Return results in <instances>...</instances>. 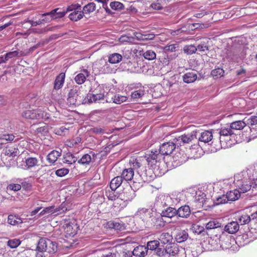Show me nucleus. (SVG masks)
Here are the masks:
<instances>
[{
  "label": "nucleus",
  "instance_id": "nucleus-21",
  "mask_svg": "<svg viewBox=\"0 0 257 257\" xmlns=\"http://www.w3.org/2000/svg\"><path fill=\"white\" fill-rule=\"evenodd\" d=\"M212 139L213 135L212 132L209 131H205L200 134L198 140L200 142L206 143L212 141Z\"/></svg>",
  "mask_w": 257,
  "mask_h": 257
},
{
  "label": "nucleus",
  "instance_id": "nucleus-34",
  "mask_svg": "<svg viewBox=\"0 0 257 257\" xmlns=\"http://www.w3.org/2000/svg\"><path fill=\"white\" fill-rule=\"evenodd\" d=\"M50 239L43 238H41L38 242L37 249L40 252H44L46 246H47V245L50 244Z\"/></svg>",
  "mask_w": 257,
  "mask_h": 257
},
{
  "label": "nucleus",
  "instance_id": "nucleus-24",
  "mask_svg": "<svg viewBox=\"0 0 257 257\" xmlns=\"http://www.w3.org/2000/svg\"><path fill=\"white\" fill-rule=\"evenodd\" d=\"M228 201H234L237 200L240 196V193L237 189L228 192L226 194Z\"/></svg>",
  "mask_w": 257,
  "mask_h": 257
},
{
  "label": "nucleus",
  "instance_id": "nucleus-23",
  "mask_svg": "<svg viewBox=\"0 0 257 257\" xmlns=\"http://www.w3.org/2000/svg\"><path fill=\"white\" fill-rule=\"evenodd\" d=\"M123 179L120 176L113 178L110 183V188L112 191H115L122 184Z\"/></svg>",
  "mask_w": 257,
  "mask_h": 257
},
{
  "label": "nucleus",
  "instance_id": "nucleus-25",
  "mask_svg": "<svg viewBox=\"0 0 257 257\" xmlns=\"http://www.w3.org/2000/svg\"><path fill=\"white\" fill-rule=\"evenodd\" d=\"M244 121L246 125L250 126V130L251 132L255 131V128L254 126L257 124V116H251L249 117H245Z\"/></svg>",
  "mask_w": 257,
  "mask_h": 257
},
{
  "label": "nucleus",
  "instance_id": "nucleus-1",
  "mask_svg": "<svg viewBox=\"0 0 257 257\" xmlns=\"http://www.w3.org/2000/svg\"><path fill=\"white\" fill-rule=\"evenodd\" d=\"M251 179L247 171H243L234 176V184L240 193H245L251 188Z\"/></svg>",
  "mask_w": 257,
  "mask_h": 257
},
{
  "label": "nucleus",
  "instance_id": "nucleus-3",
  "mask_svg": "<svg viewBox=\"0 0 257 257\" xmlns=\"http://www.w3.org/2000/svg\"><path fill=\"white\" fill-rule=\"evenodd\" d=\"M135 184L136 182L134 181L132 186L127 189H124L122 192L118 194V198L125 202L132 201L136 196L135 191L133 187L137 189L138 187L137 185Z\"/></svg>",
  "mask_w": 257,
  "mask_h": 257
},
{
  "label": "nucleus",
  "instance_id": "nucleus-46",
  "mask_svg": "<svg viewBox=\"0 0 257 257\" xmlns=\"http://www.w3.org/2000/svg\"><path fill=\"white\" fill-rule=\"evenodd\" d=\"M145 95V90L143 88L133 91L131 94V97L134 99H138L142 97Z\"/></svg>",
  "mask_w": 257,
  "mask_h": 257
},
{
  "label": "nucleus",
  "instance_id": "nucleus-9",
  "mask_svg": "<svg viewBox=\"0 0 257 257\" xmlns=\"http://www.w3.org/2000/svg\"><path fill=\"white\" fill-rule=\"evenodd\" d=\"M112 92H109L107 93L105 98L106 101L107 102H110L112 101L113 102L116 104H120L126 100V97L119 94H116L113 96H112Z\"/></svg>",
  "mask_w": 257,
  "mask_h": 257
},
{
  "label": "nucleus",
  "instance_id": "nucleus-49",
  "mask_svg": "<svg viewBox=\"0 0 257 257\" xmlns=\"http://www.w3.org/2000/svg\"><path fill=\"white\" fill-rule=\"evenodd\" d=\"M25 162L28 168H31L36 166L38 161L36 158L30 157L26 159Z\"/></svg>",
  "mask_w": 257,
  "mask_h": 257
},
{
  "label": "nucleus",
  "instance_id": "nucleus-28",
  "mask_svg": "<svg viewBox=\"0 0 257 257\" xmlns=\"http://www.w3.org/2000/svg\"><path fill=\"white\" fill-rule=\"evenodd\" d=\"M197 76L196 73L193 71L187 72L183 76L184 82L187 83L193 82L197 79Z\"/></svg>",
  "mask_w": 257,
  "mask_h": 257
},
{
  "label": "nucleus",
  "instance_id": "nucleus-40",
  "mask_svg": "<svg viewBox=\"0 0 257 257\" xmlns=\"http://www.w3.org/2000/svg\"><path fill=\"white\" fill-rule=\"evenodd\" d=\"M236 239L237 241L240 242L241 245L246 244L251 240V239L249 238V235L248 233H243L238 235Z\"/></svg>",
  "mask_w": 257,
  "mask_h": 257
},
{
  "label": "nucleus",
  "instance_id": "nucleus-51",
  "mask_svg": "<svg viewBox=\"0 0 257 257\" xmlns=\"http://www.w3.org/2000/svg\"><path fill=\"white\" fill-rule=\"evenodd\" d=\"M109 6L112 10L115 11L121 10L124 9L123 5L119 2H111Z\"/></svg>",
  "mask_w": 257,
  "mask_h": 257
},
{
  "label": "nucleus",
  "instance_id": "nucleus-14",
  "mask_svg": "<svg viewBox=\"0 0 257 257\" xmlns=\"http://www.w3.org/2000/svg\"><path fill=\"white\" fill-rule=\"evenodd\" d=\"M176 211L177 212V215L181 218H187L191 214L190 208L188 205L182 206L176 209Z\"/></svg>",
  "mask_w": 257,
  "mask_h": 257
},
{
  "label": "nucleus",
  "instance_id": "nucleus-5",
  "mask_svg": "<svg viewBox=\"0 0 257 257\" xmlns=\"http://www.w3.org/2000/svg\"><path fill=\"white\" fill-rule=\"evenodd\" d=\"M172 203V198L167 195L161 194L156 198L155 206L160 209L168 206H170Z\"/></svg>",
  "mask_w": 257,
  "mask_h": 257
},
{
  "label": "nucleus",
  "instance_id": "nucleus-45",
  "mask_svg": "<svg viewBox=\"0 0 257 257\" xmlns=\"http://www.w3.org/2000/svg\"><path fill=\"white\" fill-rule=\"evenodd\" d=\"M233 134H234V133L232 131L230 127L229 128H222L219 132L220 143L221 144L222 142L221 140L222 137L230 136Z\"/></svg>",
  "mask_w": 257,
  "mask_h": 257
},
{
  "label": "nucleus",
  "instance_id": "nucleus-16",
  "mask_svg": "<svg viewBox=\"0 0 257 257\" xmlns=\"http://www.w3.org/2000/svg\"><path fill=\"white\" fill-rule=\"evenodd\" d=\"M78 92L76 89H72L70 90L67 98V102L70 105H75L78 98Z\"/></svg>",
  "mask_w": 257,
  "mask_h": 257
},
{
  "label": "nucleus",
  "instance_id": "nucleus-2",
  "mask_svg": "<svg viewBox=\"0 0 257 257\" xmlns=\"http://www.w3.org/2000/svg\"><path fill=\"white\" fill-rule=\"evenodd\" d=\"M22 115L23 117L31 119H47L49 118V113L45 112L40 108L35 110H27L24 111Z\"/></svg>",
  "mask_w": 257,
  "mask_h": 257
},
{
  "label": "nucleus",
  "instance_id": "nucleus-57",
  "mask_svg": "<svg viewBox=\"0 0 257 257\" xmlns=\"http://www.w3.org/2000/svg\"><path fill=\"white\" fill-rule=\"evenodd\" d=\"M21 243V241L18 239H13L9 240L7 244L12 248H14L18 247Z\"/></svg>",
  "mask_w": 257,
  "mask_h": 257
},
{
  "label": "nucleus",
  "instance_id": "nucleus-35",
  "mask_svg": "<svg viewBox=\"0 0 257 257\" xmlns=\"http://www.w3.org/2000/svg\"><path fill=\"white\" fill-rule=\"evenodd\" d=\"M163 217L158 216L153 217L151 219L152 223L157 228H160L164 226L165 222L162 218Z\"/></svg>",
  "mask_w": 257,
  "mask_h": 257
},
{
  "label": "nucleus",
  "instance_id": "nucleus-27",
  "mask_svg": "<svg viewBox=\"0 0 257 257\" xmlns=\"http://www.w3.org/2000/svg\"><path fill=\"white\" fill-rule=\"evenodd\" d=\"M65 78V73H61L57 76L54 82V88L55 89H59L62 87L64 82Z\"/></svg>",
  "mask_w": 257,
  "mask_h": 257
},
{
  "label": "nucleus",
  "instance_id": "nucleus-31",
  "mask_svg": "<svg viewBox=\"0 0 257 257\" xmlns=\"http://www.w3.org/2000/svg\"><path fill=\"white\" fill-rule=\"evenodd\" d=\"M104 96L103 94L89 93L87 95V99L89 103L96 102L101 99H103Z\"/></svg>",
  "mask_w": 257,
  "mask_h": 257
},
{
  "label": "nucleus",
  "instance_id": "nucleus-19",
  "mask_svg": "<svg viewBox=\"0 0 257 257\" xmlns=\"http://www.w3.org/2000/svg\"><path fill=\"white\" fill-rule=\"evenodd\" d=\"M148 252L147 247L144 245H139L136 247L133 251L135 256L138 257H144Z\"/></svg>",
  "mask_w": 257,
  "mask_h": 257
},
{
  "label": "nucleus",
  "instance_id": "nucleus-61",
  "mask_svg": "<svg viewBox=\"0 0 257 257\" xmlns=\"http://www.w3.org/2000/svg\"><path fill=\"white\" fill-rule=\"evenodd\" d=\"M68 173L69 170L68 169L63 168L56 170L55 172V174L58 177H62L67 175Z\"/></svg>",
  "mask_w": 257,
  "mask_h": 257
},
{
  "label": "nucleus",
  "instance_id": "nucleus-26",
  "mask_svg": "<svg viewBox=\"0 0 257 257\" xmlns=\"http://www.w3.org/2000/svg\"><path fill=\"white\" fill-rule=\"evenodd\" d=\"M246 126L244 118L242 120H236L230 124V127L233 132L234 130H241Z\"/></svg>",
  "mask_w": 257,
  "mask_h": 257
},
{
  "label": "nucleus",
  "instance_id": "nucleus-43",
  "mask_svg": "<svg viewBox=\"0 0 257 257\" xmlns=\"http://www.w3.org/2000/svg\"><path fill=\"white\" fill-rule=\"evenodd\" d=\"M50 244H47L46 247V249L44 250V252L49 253H53L55 252L57 250V245L56 243L53 242L50 240Z\"/></svg>",
  "mask_w": 257,
  "mask_h": 257
},
{
  "label": "nucleus",
  "instance_id": "nucleus-55",
  "mask_svg": "<svg viewBox=\"0 0 257 257\" xmlns=\"http://www.w3.org/2000/svg\"><path fill=\"white\" fill-rule=\"evenodd\" d=\"M91 200L95 202V203L101 204L104 201V198L97 193H93L91 196Z\"/></svg>",
  "mask_w": 257,
  "mask_h": 257
},
{
  "label": "nucleus",
  "instance_id": "nucleus-47",
  "mask_svg": "<svg viewBox=\"0 0 257 257\" xmlns=\"http://www.w3.org/2000/svg\"><path fill=\"white\" fill-rule=\"evenodd\" d=\"M15 139V136L13 134H4L0 137V141L7 144L12 142Z\"/></svg>",
  "mask_w": 257,
  "mask_h": 257
},
{
  "label": "nucleus",
  "instance_id": "nucleus-13",
  "mask_svg": "<svg viewBox=\"0 0 257 257\" xmlns=\"http://www.w3.org/2000/svg\"><path fill=\"white\" fill-rule=\"evenodd\" d=\"M90 75V73L87 69H82L74 78L76 83L82 84L85 81L86 77Z\"/></svg>",
  "mask_w": 257,
  "mask_h": 257
},
{
  "label": "nucleus",
  "instance_id": "nucleus-60",
  "mask_svg": "<svg viewBox=\"0 0 257 257\" xmlns=\"http://www.w3.org/2000/svg\"><path fill=\"white\" fill-rule=\"evenodd\" d=\"M187 222L188 221L184 220L177 219L172 221L171 223L174 224L173 226L177 228L183 227Z\"/></svg>",
  "mask_w": 257,
  "mask_h": 257
},
{
  "label": "nucleus",
  "instance_id": "nucleus-50",
  "mask_svg": "<svg viewBox=\"0 0 257 257\" xmlns=\"http://www.w3.org/2000/svg\"><path fill=\"white\" fill-rule=\"evenodd\" d=\"M18 153V149L14 148H7L5 152V154L6 156L13 157L17 156Z\"/></svg>",
  "mask_w": 257,
  "mask_h": 257
},
{
  "label": "nucleus",
  "instance_id": "nucleus-32",
  "mask_svg": "<svg viewBox=\"0 0 257 257\" xmlns=\"http://www.w3.org/2000/svg\"><path fill=\"white\" fill-rule=\"evenodd\" d=\"M84 17L82 11L81 10H77L71 12L69 15V18L71 21H77L81 20Z\"/></svg>",
  "mask_w": 257,
  "mask_h": 257
},
{
  "label": "nucleus",
  "instance_id": "nucleus-30",
  "mask_svg": "<svg viewBox=\"0 0 257 257\" xmlns=\"http://www.w3.org/2000/svg\"><path fill=\"white\" fill-rule=\"evenodd\" d=\"M196 132H192L191 134L184 135L179 137V140L184 143H189L196 138Z\"/></svg>",
  "mask_w": 257,
  "mask_h": 257
},
{
  "label": "nucleus",
  "instance_id": "nucleus-33",
  "mask_svg": "<svg viewBox=\"0 0 257 257\" xmlns=\"http://www.w3.org/2000/svg\"><path fill=\"white\" fill-rule=\"evenodd\" d=\"M60 152L54 150L47 155V160L50 163L53 164L57 161L58 157L60 156Z\"/></svg>",
  "mask_w": 257,
  "mask_h": 257
},
{
  "label": "nucleus",
  "instance_id": "nucleus-37",
  "mask_svg": "<svg viewBox=\"0 0 257 257\" xmlns=\"http://www.w3.org/2000/svg\"><path fill=\"white\" fill-rule=\"evenodd\" d=\"M8 222L11 225H16L22 223L23 221L18 216L10 215L8 216Z\"/></svg>",
  "mask_w": 257,
  "mask_h": 257
},
{
  "label": "nucleus",
  "instance_id": "nucleus-20",
  "mask_svg": "<svg viewBox=\"0 0 257 257\" xmlns=\"http://www.w3.org/2000/svg\"><path fill=\"white\" fill-rule=\"evenodd\" d=\"M188 233L185 230H180L177 231L175 235V239L178 243H182L187 239Z\"/></svg>",
  "mask_w": 257,
  "mask_h": 257
},
{
  "label": "nucleus",
  "instance_id": "nucleus-39",
  "mask_svg": "<svg viewBox=\"0 0 257 257\" xmlns=\"http://www.w3.org/2000/svg\"><path fill=\"white\" fill-rule=\"evenodd\" d=\"M18 54V52L17 51L10 52L6 54L5 56L0 57V64L6 62L9 59L12 58L17 56Z\"/></svg>",
  "mask_w": 257,
  "mask_h": 257
},
{
  "label": "nucleus",
  "instance_id": "nucleus-59",
  "mask_svg": "<svg viewBox=\"0 0 257 257\" xmlns=\"http://www.w3.org/2000/svg\"><path fill=\"white\" fill-rule=\"evenodd\" d=\"M105 195L108 198L109 200H114L116 198H118V196H117L114 192V191L111 190H106L105 191Z\"/></svg>",
  "mask_w": 257,
  "mask_h": 257
},
{
  "label": "nucleus",
  "instance_id": "nucleus-42",
  "mask_svg": "<svg viewBox=\"0 0 257 257\" xmlns=\"http://www.w3.org/2000/svg\"><path fill=\"white\" fill-rule=\"evenodd\" d=\"M165 252L169 256H174L178 253V248L175 245H168L165 248Z\"/></svg>",
  "mask_w": 257,
  "mask_h": 257
},
{
  "label": "nucleus",
  "instance_id": "nucleus-15",
  "mask_svg": "<svg viewBox=\"0 0 257 257\" xmlns=\"http://www.w3.org/2000/svg\"><path fill=\"white\" fill-rule=\"evenodd\" d=\"M177 212L176 211V209L172 207L171 206H168V207L163 209L161 213V215L162 217H168V218H172L177 215Z\"/></svg>",
  "mask_w": 257,
  "mask_h": 257
},
{
  "label": "nucleus",
  "instance_id": "nucleus-38",
  "mask_svg": "<svg viewBox=\"0 0 257 257\" xmlns=\"http://www.w3.org/2000/svg\"><path fill=\"white\" fill-rule=\"evenodd\" d=\"M221 223L217 219H212L206 224V228L208 230L220 227Z\"/></svg>",
  "mask_w": 257,
  "mask_h": 257
},
{
  "label": "nucleus",
  "instance_id": "nucleus-29",
  "mask_svg": "<svg viewBox=\"0 0 257 257\" xmlns=\"http://www.w3.org/2000/svg\"><path fill=\"white\" fill-rule=\"evenodd\" d=\"M92 154L93 158L94 157L95 154L92 152L90 154H86L83 155L80 159L78 161V163L83 165H89L92 161V158L90 154Z\"/></svg>",
  "mask_w": 257,
  "mask_h": 257
},
{
  "label": "nucleus",
  "instance_id": "nucleus-17",
  "mask_svg": "<svg viewBox=\"0 0 257 257\" xmlns=\"http://www.w3.org/2000/svg\"><path fill=\"white\" fill-rule=\"evenodd\" d=\"M66 13V11H60L59 8H57L51 11L49 13L42 14V16H51L52 17H54L55 19H57L63 17Z\"/></svg>",
  "mask_w": 257,
  "mask_h": 257
},
{
  "label": "nucleus",
  "instance_id": "nucleus-36",
  "mask_svg": "<svg viewBox=\"0 0 257 257\" xmlns=\"http://www.w3.org/2000/svg\"><path fill=\"white\" fill-rule=\"evenodd\" d=\"M96 9V5L94 3H89L85 5L82 10V13L84 14H89L90 13L94 12Z\"/></svg>",
  "mask_w": 257,
  "mask_h": 257
},
{
  "label": "nucleus",
  "instance_id": "nucleus-8",
  "mask_svg": "<svg viewBox=\"0 0 257 257\" xmlns=\"http://www.w3.org/2000/svg\"><path fill=\"white\" fill-rule=\"evenodd\" d=\"M176 148V145L173 142H167L163 143L160 147V154L163 155L171 154Z\"/></svg>",
  "mask_w": 257,
  "mask_h": 257
},
{
  "label": "nucleus",
  "instance_id": "nucleus-12",
  "mask_svg": "<svg viewBox=\"0 0 257 257\" xmlns=\"http://www.w3.org/2000/svg\"><path fill=\"white\" fill-rule=\"evenodd\" d=\"M239 226L237 221H231L225 225L224 230L229 234H234L239 230Z\"/></svg>",
  "mask_w": 257,
  "mask_h": 257
},
{
  "label": "nucleus",
  "instance_id": "nucleus-6",
  "mask_svg": "<svg viewBox=\"0 0 257 257\" xmlns=\"http://www.w3.org/2000/svg\"><path fill=\"white\" fill-rule=\"evenodd\" d=\"M64 227V232L68 236H73L75 235L78 228L75 220L66 221Z\"/></svg>",
  "mask_w": 257,
  "mask_h": 257
},
{
  "label": "nucleus",
  "instance_id": "nucleus-4",
  "mask_svg": "<svg viewBox=\"0 0 257 257\" xmlns=\"http://www.w3.org/2000/svg\"><path fill=\"white\" fill-rule=\"evenodd\" d=\"M145 158L148 164L151 167L156 166L162 159V156L160 152L157 150H152L151 152L145 155Z\"/></svg>",
  "mask_w": 257,
  "mask_h": 257
},
{
  "label": "nucleus",
  "instance_id": "nucleus-53",
  "mask_svg": "<svg viewBox=\"0 0 257 257\" xmlns=\"http://www.w3.org/2000/svg\"><path fill=\"white\" fill-rule=\"evenodd\" d=\"M144 58L149 60H154L156 57L155 52L152 50H147L144 54Z\"/></svg>",
  "mask_w": 257,
  "mask_h": 257
},
{
  "label": "nucleus",
  "instance_id": "nucleus-63",
  "mask_svg": "<svg viewBox=\"0 0 257 257\" xmlns=\"http://www.w3.org/2000/svg\"><path fill=\"white\" fill-rule=\"evenodd\" d=\"M228 202L227 197H226V195H223L217 198L215 203L216 205H219L228 203Z\"/></svg>",
  "mask_w": 257,
  "mask_h": 257
},
{
  "label": "nucleus",
  "instance_id": "nucleus-64",
  "mask_svg": "<svg viewBox=\"0 0 257 257\" xmlns=\"http://www.w3.org/2000/svg\"><path fill=\"white\" fill-rule=\"evenodd\" d=\"M81 6L78 4H72L68 6L66 9V12H74L77 10H81Z\"/></svg>",
  "mask_w": 257,
  "mask_h": 257
},
{
  "label": "nucleus",
  "instance_id": "nucleus-52",
  "mask_svg": "<svg viewBox=\"0 0 257 257\" xmlns=\"http://www.w3.org/2000/svg\"><path fill=\"white\" fill-rule=\"evenodd\" d=\"M224 71L223 69L217 68L211 71V75L213 77L216 78L221 77L223 76Z\"/></svg>",
  "mask_w": 257,
  "mask_h": 257
},
{
  "label": "nucleus",
  "instance_id": "nucleus-22",
  "mask_svg": "<svg viewBox=\"0 0 257 257\" xmlns=\"http://www.w3.org/2000/svg\"><path fill=\"white\" fill-rule=\"evenodd\" d=\"M134 176V171L133 169L131 167L130 168L125 169L122 172L121 177L122 179L126 181H131Z\"/></svg>",
  "mask_w": 257,
  "mask_h": 257
},
{
  "label": "nucleus",
  "instance_id": "nucleus-18",
  "mask_svg": "<svg viewBox=\"0 0 257 257\" xmlns=\"http://www.w3.org/2000/svg\"><path fill=\"white\" fill-rule=\"evenodd\" d=\"M158 238L163 244L170 243L173 240L172 235L169 232H165L159 233Z\"/></svg>",
  "mask_w": 257,
  "mask_h": 257
},
{
  "label": "nucleus",
  "instance_id": "nucleus-54",
  "mask_svg": "<svg viewBox=\"0 0 257 257\" xmlns=\"http://www.w3.org/2000/svg\"><path fill=\"white\" fill-rule=\"evenodd\" d=\"M191 230L195 233L197 234H201L204 230L203 226L196 224H192Z\"/></svg>",
  "mask_w": 257,
  "mask_h": 257
},
{
  "label": "nucleus",
  "instance_id": "nucleus-7",
  "mask_svg": "<svg viewBox=\"0 0 257 257\" xmlns=\"http://www.w3.org/2000/svg\"><path fill=\"white\" fill-rule=\"evenodd\" d=\"M153 211L145 208H140L135 213V216L141 219L143 221H148L149 219L152 218Z\"/></svg>",
  "mask_w": 257,
  "mask_h": 257
},
{
  "label": "nucleus",
  "instance_id": "nucleus-48",
  "mask_svg": "<svg viewBox=\"0 0 257 257\" xmlns=\"http://www.w3.org/2000/svg\"><path fill=\"white\" fill-rule=\"evenodd\" d=\"M77 159L71 154H67L63 158V162L69 164L74 163Z\"/></svg>",
  "mask_w": 257,
  "mask_h": 257
},
{
  "label": "nucleus",
  "instance_id": "nucleus-41",
  "mask_svg": "<svg viewBox=\"0 0 257 257\" xmlns=\"http://www.w3.org/2000/svg\"><path fill=\"white\" fill-rule=\"evenodd\" d=\"M122 60V56L118 53H113L108 57V62L111 64L119 63Z\"/></svg>",
  "mask_w": 257,
  "mask_h": 257
},
{
  "label": "nucleus",
  "instance_id": "nucleus-44",
  "mask_svg": "<svg viewBox=\"0 0 257 257\" xmlns=\"http://www.w3.org/2000/svg\"><path fill=\"white\" fill-rule=\"evenodd\" d=\"M110 63L104 62V64L101 67V71L104 73L109 74L115 72V69L112 67Z\"/></svg>",
  "mask_w": 257,
  "mask_h": 257
},
{
  "label": "nucleus",
  "instance_id": "nucleus-56",
  "mask_svg": "<svg viewBox=\"0 0 257 257\" xmlns=\"http://www.w3.org/2000/svg\"><path fill=\"white\" fill-rule=\"evenodd\" d=\"M197 48L194 45L186 46L184 48V51L185 53L191 55L195 53L197 51Z\"/></svg>",
  "mask_w": 257,
  "mask_h": 257
},
{
  "label": "nucleus",
  "instance_id": "nucleus-11",
  "mask_svg": "<svg viewBox=\"0 0 257 257\" xmlns=\"http://www.w3.org/2000/svg\"><path fill=\"white\" fill-rule=\"evenodd\" d=\"M206 196V194L200 190L196 191L194 199L199 207H203L206 205L207 201Z\"/></svg>",
  "mask_w": 257,
  "mask_h": 257
},
{
  "label": "nucleus",
  "instance_id": "nucleus-62",
  "mask_svg": "<svg viewBox=\"0 0 257 257\" xmlns=\"http://www.w3.org/2000/svg\"><path fill=\"white\" fill-rule=\"evenodd\" d=\"M134 37L128 36L127 35L121 36L119 38V41L121 42H127V43H133L134 41Z\"/></svg>",
  "mask_w": 257,
  "mask_h": 257
},
{
  "label": "nucleus",
  "instance_id": "nucleus-58",
  "mask_svg": "<svg viewBox=\"0 0 257 257\" xmlns=\"http://www.w3.org/2000/svg\"><path fill=\"white\" fill-rule=\"evenodd\" d=\"M60 210L58 208L54 209V206H50L48 207H46L44 208L40 213V215L44 214L46 213H54L57 211H59Z\"/></svg>",
  "mask_w": 257,
  "mask_h": 257
},
{
  "label": "nucleus",
  "instance_id": "nucleus-10",
  "mask_svg": "<svg viewBox=\"0 0 257 257\" xmlns=\"http://www.w3.org/2000/svg\"><path fill=\"white\" fill-rule=\"evenodd\" d=\"M159 241L157 240L150 241L147 243V248L148 249V250L149 249L151 250H154L158 255L161 256L163 255L164 251L162 248L159 247Z\"/></svg>",
  "mask_w": 257,
  "mask_h": 257
}]
</instances>
